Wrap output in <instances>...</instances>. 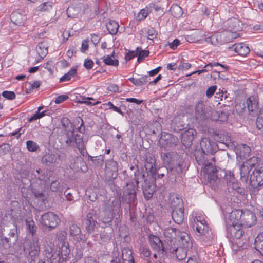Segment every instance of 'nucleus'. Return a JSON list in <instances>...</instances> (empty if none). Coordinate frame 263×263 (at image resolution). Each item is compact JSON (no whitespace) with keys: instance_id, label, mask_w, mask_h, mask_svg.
<instances>
[{"instance_id":"10","label":"nucleus","mask_w":263,"mask_h":263,"mask_svg":"<svg viewBox=\"0 0 263 263\" xmlns=\"http://www.w3.org/2000/svg\"><path fill=\"white\" fill-rule=\"evenodd\" d=\"M200 147L206 155V158L211 157V159H214L212 156L217 149V144L215 142L211 141L208 138H203L200 142Z\"/></svg>"},{"instance_id":"31","label":"nucleus","mask_w":263,"mask_h":263,"mask_svg":"<svg viewBox=\"0 0 263 263\" xmlns=\"http://www.w3.org/2000/svg\"><path fill=\"white\" fill-rule=\"evenodd\" d=\"M180 239L179 242L181 246L180 247L189 248L190 245L191 243L190 238L189 234L185 232H181L179 235Z\"/></svg>"},{"instance_id":"44","label":"nucleus","mask_w":263,"mask_h":263,"mask_svg":"<svg viewBox=\"0 0 263 263\" xmlns=\"http://www.w3.org/2000/svg\"><path fill=\"white\" fill-rule=\"evenodd\" d=\"M80 12V8L74 5L70 6L67 9V14L69 17L74 18L78 16Z\"/></svg>"},{"instance_id":"32","label":"nucleus","mask_w":263,"mask_h":263,"mask_svg":"<svg viewBox=\"0 0 263 263\" xmlns=\"http://www.w3.org/2000/svg\"><path fill=\"white\" fill-rule=\"evenodd\" d=\"M54 3L52 1H47L41 3L37 8L38 11L41 12H48L53 9Z\"/></svg>"},{"instance_id":"59","label":"nucleus","mask_w":263,"mask_h":263,"mask_svg":"<svg viewBox=\"0 0 263 263\" xmlns=\"http://www.w3.org/2000/svg\"><path fill=\"white\" fill-rule=\"evenodd\" d=\"M2 95L4 98L10 100H13L16 97L15 93L13 91L7 90L4 91L2 92Z\"/></svg>"},{"instance_id":"36","label":"nucleus","mask_w":263,"mask_h":263,"mask_svg":"<svg viewBox=\"0 0 263 263\" xmlns=\"http://www.w3.org/2000/svg\"><path fill=\"white\" fill-rule=\"evenodd\" d=\"M186 248L178 247L176 249H173V253L175 254L176 258L181 260L184 259L187 255Z\"/></svg>"},{"instance_id":"33","label":"nucleus","mask_w":263,"mask_h":263,"mask_svg":"<svg viewBox=\"0 0 263 263\" xmlns=\"http://www.w3.org/2000/svg\"><path fill=\"white\" fill-rule=\"evenodd\" d=\"M251 168L247 165L245 163L240 166V179L244 182H246L249 177V174Z\"/></svg>"},{"instance_id":"51","label":"nucleus","mask_w":263,"mask_h":263,"mask_svg":"<svg viewBox=\"0 0 263 263\" xmlns=\"http://www.w3.org/2000/svg\"><path fill=\"white\" fill-rule=\"evenodd\" d=\"M151 13L148 7H145L144 9H141L138 13L137 16V20L138 21H142L144 20Z\"/></svg>"},{"instance_id":"24","label":"nucleus","mask_w":263,"mask_h":263,"mask_svg":"<svg viewBox=\"0 0 263 263\" xmlns=\"http://www.w3.org/2000/svg\"><path fill=\"white\" fill-rule=\"evenodd\" d=\"M246 104L250 114L255 116L258 112V103L253 96L248 98L246 101Z\"/></svg>"},{"instance_id":"13","label":"nucleus","mask_w":263,"mask_h":263,"mask_svg":"<svg viewBox=\"0 0 263 263\" xmlns=\"http://www.w3.org/2000/svg\"><path fill=\"white\" fill-rule=\"evenodd\" d=\"M118 172V164L117 161L113 159L108 160L105 163V173L109 177L113 179L117 178Z\"/></svg>"},{"instance_id":"37","label":"nucleus","mask_w":263,"mask_h":263,"mask_svg":"<svg viewBox=\"0 0 263 263\" xmlns=\"http://www.w3.org/2000/svg\"><path fill=\"white\" fill-rule=\"evenodd\" d=\"M62 126L64 128V132H68L69 130L75 131V126L67 117H64L61 120Z\"/></svg>"},{"instance_id":"20","label":"nucleus","mask_w":263,"mask_h":263,"mask_svg":"<svg viewBox=\"0 0 263 263\" xmlns=\"http://www.w3.org/2000/svg\"><path fill=\"white\" fill-rule=\"evenodd\" d=\"M10 19L14 24L21 25L24 24L27 18L24 11L17 9L11 14Z\"/></svg>"},{"instance_id":"42","label":"nucleus","mask_w":263,"mask_h":263,"mask_svg":"<svg viewBox=\"0 0 263 263\" xmlns=\"http://www.w3.org/2000/svg\"><path fill=\"white\" fill-rule=\"evenodd\" d=\"M136 194L123 191L122 200L127 204L131 205L132 203H134L136 200Z\"/></svg>"},{"instance_id":"17","label":"nucleus","mask_w":263,"mask_h":263,"mask_svg":"<svg viewBox=\"0 0 263 263\" xmlns=\"http://www.w3.org/2000/svg\"><path fill=\"white\" fill-rule=\"evenodd\" d=\"M69 234L77 242H85L87 240L85 236L82 234L80 227L76 224H72L70 226Z\"/></svg>"},{"instance_id":"55","label":"nucleus","mask_w":263,"mask_h":263,"mask_svg":"<svg viewBox=\"0 0 263 263\" xmlns=\"http://www.w3.org/2000/svg\"><path fill=\"white\" fill-rule=\"evenodd\" d=\"M176 231L175 228L169 227L164 230V235L165 237L171 238L176 236Z\"/></svg>"},{"instance_id":"57","label":"nucleus","mask_w":263,"mask_h":263,"mask_svg":"<svg viewBox=\"0 0 263 263\" xmlns=\"http://www.w3.org/2000/svg\"><path fill=\"white\" fill-rule=\"evenodd\" d=\"M243 163H245L251 169L253 167L255 166V165L258 163V158L253 156L251 158L247 160Z\"/></svg>"},{"instance_id":"52","label":"nucleus","mask_w":263,"mask_h":263,"mask_svg":"<svg viewBox=\"0 0 263 263\" xmlns=\"http://www.w3.org/2000/svg\"><path fill=\"white\" fill-rule=\"evenodd\" d=\"M140 251L141 257L146 260L148 263H149V260L151 259V254L150 250L147 248L142 247L141 248Z\"/></svg>"},{"instance_id":"26","label":"nucleus","mask_w":263,"mask_h":263,"mask_svg":"<svg viewBox=\"0 0 263 263\" xmlns=\"http://www.w3.org/2000/svg\"><path fill=\"white\" fill-rule=\"evenodd\" d=\"M122 258L123 263H135L133 252L128 248L122 249Z\"/></svg>"},{"instance_id":"50","label":"nucleus","mask_w":263,"mask_h":263,"mask_svg":"<svg viewBox=\"0 0 263 263\" xmlns=\"http://www.w3.org/2000/svg\"><path fill=\"white\" fill-rule=\"evenodd\" d=\"M138 187V186L136 185L134 182H129L126 183V185L124 189V191L137 194Z\"/></svg>"},{"instance_id":"56","label":"nucleus","mask_w":263,"mask_h":263,"mask_svg":"<svg viewBox=\"0 0 263 263\" xmlns=\"http://www.w3.org/2000/svg\"><path fill=\"white\" fill-rule=\"evenodd\" d=\"M27 148L30 152H35L38 148L39 146L34 141L31 140H28L26 142Z\"/></svg>"},{"instance_id":"16","label":"nucleus","mask_w":263,"mask_h":263,"mask_svg":"<svg viewBox=\"0 0 263 263\" xmlns=\"http://www.w3.org/2000/svg\"><path fill=\"white\" fill-rule=\"evenodd\" d=\"M196 135V131L193 128H189L185 130L181 136V142L185 147H189L191 146L194 139L195 136Z\"/></svg>"},{"instance_id":"48","label":"nucleus","mask_w":263,"mask_h":263,"mask_svg":"<svg viewBox=\"0 0 263 263\" xmlns=\"http://www.w3.org/2000/svg\"><path fill=\"white\" fill-rule=\"evenodd\" d=\"M47 257L50 260V263H59L61 258L60 256V249L53 252L50 255H47Z\"/></svg>"},{"instance_id":"49","label":"nucleus","mask_w":263,"mask_h":263,"mask_svg":"<svg viewBox=\"0 0 263 263\" xmlns=\"http://www.w3.org/2000/svg\"><path fill=\"white\" fill-rule=\"evenodd\" d=\"M115 52L113 51L111 55L104 56L103 58V62L107 65H111L116 66L119 65V61L118 60H113L111 57H114Z\"/></svg>"},{"instance_id":"62","label":"nucleus","mask_w":263,"mask_h":263,"mask_svg":"<svg viewBox=\"0 0 263 263\" xmlns=\"http://www.w3.org/2000/svg\"><path fill=\"white\" fill-rule=\"evenodd\" d=\"M219 112L215 110H212L209 112V117L211 120L217 121L219 120Z\"/></svg>"},{"instance_id":"6","label":"nucleus","mask_w":263,"mask_h":263,"mask_svg":"<svg viewBox=\"0 0 263 263\" xmlns=\"http://www.w3.org/2000/svg\"><path fill=\"white\" fill-rule=\"evenodd\" d=\"M179 143L177 137L168 133H163L159 140V143L164 150H172L177 146Z\"/></svg>"},{"instance_id":"11","label":"nucleus","mask_w":263,"mask_h":263,"mask_svg":"<svg viewBox=\"0 0 263 263\" xmlns=\"http://www.w3.org/2000/svg\"><path fill=\"white\" fill-rule=\"evenodd\" d=\"M256 217L255 214L248 210H242L240 224L243 227L249 228L256 223Z\"/></svg>"},{"instance_id":"58","label":"nucleus","mask_w":263,"mask_h":263,"mask_svg":"<svg viewBox=\"0 0 263 263\" xmlns=\"http://www.w3.org/2000/svg\"><path fill=\"white\" fill-rule=\"evenodd\" d=\"M177 122H180V118L178 117L175 118L173 121L172 123V126L174 127V130L175 131L181 130L184 128V125L182 124H180L179 125H177L176 127V124H177Z\"/></svg>"},{"instance_id":"53","label":"nucleus","mask_w":263,"mask_h":263,"mask_svg":"<svg viewBox=\"0 0 263 263\" xmlns=\"http://www.w3.org/2000/svg\"><path fill=\"white\" fill-rule=\"evenodd\" d=\"M256 126L258 129L263 131V108L260 109L256 119Z\"/></svg>"},{"instance_id":"54","label":"nucleus","mask_w":263,"mask_h":263,"mask_svg":"<svg viewBox=\"0 0 263 263\" xmlns=\"http://www.w3.org/2000/svg\"><path fill=\"white\" fill-rule=\"evenodd\" d=\"M162 157L163 159L164 163L167 165L173 164V154L170 152H167L164 153L163 155H162Z\"/></svg>"},{"instance_id":"63","label":"nucleus","mask_w":263,"mask_h":263,"mask_svg":"<svg viewBox=\"0 0 263 263\" xmlns=\"http://www.w3.org/2000/svg\"><path fill=\"white\" fill-rule=\"evenodd\" d=\"M135 57H137V54L136 50L135 51H130L128 50V52L126 53L125 55V60L126 61H129L134 58Z\"/></svg>"},{"instance_id":"9","label":"nucleus","mask_w":263,"mask_h":263,"mask_svg":"<svg viewBox=\"0 0 263 263\" xmlns=\"http://www.w3.org/2000/svg\"><path fill=\"white\" fill-rule=\"evenodd\" d=\"M156 159L153 156L146 157L145 161L144 167L147 171V175L151 176L155 180L158 178H162L164 176L163 173L157 174L156 167Z\"/></svg>"},{"instance_id":"7","label":"nucleus","mask_w":263,"mask_h":263,"mask_svg":"<svg viewBox=\"0 0 263 263\" xmlns=\"http://www.w3.org/2000/svg\"><path fill=\"white\" fill-rule=\"evenodd\" d=\"M250 184L254 190H259L263 185V165L258 166L250 177Z\"/></svg>"},{"instance_id":"64","label":"nucleus","mask_w":263,"mask_h":263,"mask_svg":"<svg viewBox=\"0 0 263 263\" xmlns=\"http://www.w3.org/2000/svg\"><path fill=\"white\" fill-rule=\"evenodd\" d=\"M229 116V113L223 110L219 113V120L220 122H225L228 120Z\"/></svg>"},{"instance_id":"40","label":"nucleus","mask_w":263,"mask_h":263,"mask_svg":"<svg viewBox=\"0 0 263 263\" xmlns=\"http://www.w3.org/2000/svg\"><path fill=\"white\" fill-rule=\"evenodd\" d=\"M106 29L108 33H118L119 29V25L115 21L110 20L106 24Z\"/></svg>"},{"instance_id":"2","label":"nucleus","mask_w":263,"mask_h":263,"mask_svg":"<svg viewBox=\"0 0 263 263\" xmlns=\"http://www.w3.org/2000/svg\"><path fill=\"white\" fill-rule=\"evenodd\" d=\"M74 132L69 130L68 132H64L61 138L62 143L66 148L76 146L80 154L84 157L87 154V152L83 139L81 135L75 134Z\"/></svg>"},{"instance_id":"19","label":"nucleus","mask_w":263,"mask_h":263,"mask_svg":"<svg viewBox=\"0 0 263 263\" xmlns=\"http://www.w3.org/2000/svg\"><path fill=\"white\" fill-rule=\"evenodd\" d=\"M241 224L227 226V232L232 238L240 239L243 235L244 232L242 229Z\"/></svg>"},{"instance_id":"34","label":"nucleus","mask_w":263,"mask_h":263,"mask_svg":"<svg viewBox=\"0 0 263 263\" xmlns=\"http://www.w3.org/2000/svg\"><path fill=\"white\" fill-rule=\"evenodd\" d=\"M134 183L136 185L138 186L140 182H146V176L145 173L142 171H140L138 168L134 172Z\"/></svg>"},{"instance_id":"38","label":"nucleus","mask_w":263,"mask_h":263,"mask_svg":"<svg viewBox=\"0 0 263 263\" xmlns=\"http://www.w3.org/2000/svg\"><path fill=\"white\" fill-rule=\"evenodd\" d=\"M255 248L263 255V232L259 234L255 239Z\"/></svg>"},{"instance_id":"35","label":"nucleus","mask_w":263,"mask_h":263,"mask_svg":"<svg viewBox=\"0 0 263 263\" xmlns=\"http://www.w3.org/2000/svg\"><path fill=\"white\" fill-rule=\"evenodd\" d=\"M170 12L174 17L179 18L183 14V10L178 4H174L170 9Z\"/></svg>"},{"instance_id":"3","label":"nucleus","mask_w":263,"mask_h":263,"mask_svg":"<svg viewBox=\"0 0 263 263\" xmlns=\"http://www.w3.org/2000/svg\"><path fill=\"white\" fill-rule=\"evenodd\" d=\"M193 228L196 229V234L199 239L205 242L211 241L214 239V235L206 224L205 220L201 217H196L194 219Z\"/></svg>"},{"instance_id":"28","label":"nucleus","mask_w":263,"mask_h":263,"mask_svg":"<svg viewBox=\"0 0 263 263\" xmlns=\"http://www.w3.org/2000/svg\"><path fill=\"white\" fill-rule=\"evenodd\" d=\"M235 46V52L239 55L246 56L250 51L249 47L244 43H239Z\"/></svg>"},{"instance_id":"29","label":"nucleus","mask_w":263,"mask_h":263,"mask_svg":"<svg viewBox=\"0 0 263 263\" xmlns=\"http://www.w3.org/2000/svg\"><path fill=\"white\" fill-rule=\"evenodd\" d=\"M184 39L191 43H202L204 40V35H201L199 34H189L185 35Z\"/></svg>"},{"instance_id":"25","label":"nucleus","mask_w":263,"mask_h":263,"mask_svg":"<svg viewBox=\"0 0 263 263\" xmlns=\"http://www.w3.org/2000/svg\"><path fill=\"white\" fill-rule=\"evenodd\" d=\"M251 152V149L249 146L245 144H240L238 145L236 149V154L239 156L241 159H246L249 156Z\"/></svg>"},{"instance_id":"5","label":"nucleus","mask_w":263,"mask_h":263,"mask_svg":"<svg viewBox=\"0 0 263 263\" xmlns=\"http://www.w3.org/2000/svg\"><path fill=\"white\" fill-rule=\"evenodd\" d=\"M171 204L173 208L172 218L175 223L180 224L184 219V209L183 200L178 195L172 196L171 198Z\"/></svg>"},{"instance_id":"61","label":"nucleus","mask_w":263,"mask_h":263,"mask_svg":"<svg viewBox=\"0 0 263 263\" xmlns=\"http://www.w3.org/2000/svg\"><path fill=\"white\" fill-rule=\"evenodd\" d=\"M239 34H228V35H223V40H226V43H228L233 41L234 39L239 37Z\"/></svg>"},{"instance_id":"60","label":"nucleus","mask_w":263,"mask_h":263,"mask_svg":"<svg viewBox=\"0 0 263 263\" xmlns=\"http://www.w3.org/2000/svg\"><path fill=\"white\" fill-rule=\"evenodd\" d=\"M70 252L69 249L65 246H62L61 251H60V256L61 258L64 260L66 259L67 256Z\"/></svg>"},{"instance_id":"23","label":"nucleus","mask_w":263,"mask_h":263,"mask_svg":"<svg viewBox=\"0 0 263 263\" xmlns=\"http://www.w3.org/2000/svg\"><path fill=\"white\" fill-rule=\"evenodd\" d=\"M223 35H228V34H213L209 37L205 36L204 41L215 45L224 44L227 41L222 39Z\"/></svg>"},{"instance_id":"14","label":"nucleus","mask_w":263,"mask_h":263,"mask_svg":"<svg viewBox=\"0 0 263 263\" xmlns=\"http://www.w3.org/2000/svg\"><path fill=\"white\" fill-rule=\"evenodd\" d=\"M195 116L196 119L199 121L209 118V111L205 109L203 101H200L196 104Z\"/></svg>"},{"instance_id":"43","label":"nucleus","mask_w":263,"mask_h":263,"mask_svg":"<svg viewBox=\"0 0 263 263\" xmlns=\"http://www.w3.org/2000/svg\"><path fill=\"white\" fill-rule=\"evenodd\" d=\"M77 73V67H72L70 70L60 79V82H65L69 81L72 78L74 77Z\"/></svg>"},{"instance_id":"1","label":"nucleus","mask_w":263,"mask_h":263,"mask_svg":"<svg viewBox=\"0 0 263 263\" xmlns=\"http://www.w3.org/2000/svg\"><path fill=\"white\" fill-rule=\"evenodd\" d=\"M194 156L198 164L199 165L204 166L202 168L203 175L210 182H214L219 178L225 177L229 192H232L233 191L238 192L240 186L233 174L227 175L224 171L220 168L217 169L213 163L209 162V160H212L211 158H206V155L200 149H195L194 152Z\"/></svg>"},{"instance_id":"46","label":"nucleus","mask_w":263,"mask_h":263,"mask_svg":"<svg viewBox=\"0 0 263 263\" xmlns=\"http://www.w3.org/2000/svg\"><path fill=\"white\" fill-rule=\"evenodd\" d=\"M37 52L39 55L42 57H45L48 53V47L45 43H39L37 47Z\"/></svg>"},{"instance_id":"30","label":"nucleus","mask_w":263,"mask_h":263,"mask_svg":"<svg viewBox=\"0 0 263 263\" xmlns=\"http://www.w3.org/2000/svg\"><path fill=\"white\" fill-rule=\"evenodd\" d=\"M58 158L60 159V155L58 154L47 153L43 157L42 160L47 164H50L56 163Z\"/></svg>"},{"instance_id":"21","label":"nucleus","mask_w":263,"mask_h":263,"mask_svg":"<svg viewBox=\"0 0 263 263\" xmlns=\"http://www.w3.org/2000/svg\"><path fill=\"white\" fill-rule=\"evenodd\" d=\"M149 242L151 248L158 253H163L164 248L160 238L155 235H150L149 236Z\"/></svg>"},{"instance_id":"39","label":"nucleus","mask_w":263,"mask_h":263,"mask_svg":"<svg viewBox=\"0 0 263 263\" xmlns=\"http://www.w3.org/2000/svg\"><path fill=\"white\" fill-rule=\"evenodd\" d=\"M136 52L137 57V62L139 63L142 62L149 54L148 50H143L141 47H137Z\"/></svg>"},{"instance_id":"8","label":"nucleus","mask_w":263,"mask_h":263,"mask_svg":"<svg viewBox=\"0 0 263 263\" xmlns=\"http://www.w3.org/2000/svg\"><path fill=\"white\" fill-rule=\"evenodd\" d=\"M60 222L58 216L52 212H47L41 217V223L49 228V230L54 229Z\"/></svg>"},{"instance_id":"12","label":"nucleus","mask_w":263,"mask_h":263,"mask_svg":"<svg viewBox=\"0 0 263 263\" xmlns=\"http://www.w3.org/2000/svg\"><path fill=\"white\" fill-rule=\"evenodd\" d=\"M83 223L87 233L91 234L93 232L98 225L96 214L91 212L88 213L84 220Z\"/></svg>"},{"instance_id":"22","label":"nucleus","mask_w":263,"mask_h":263,"mask_svg":"<svg viewBox=\"0 0 263 263\" xmlns=\"http://www.w3.org/2000/svg\"><path fill=\"white\" fill-rule=\"evenodd\" d=\"M215 138L221 143H223L228 146L232 143V138L230 134L225 131H220L215 133Z\"/></svg>"},{"instance_id":"27","label":"nucleus","mask_w":263,"mask_h":263,"mask_svg":"<svg viewBox=\"0 0 263 263\" xmlns=\"http://www.w3.org/2000/svg\"><path fill=\"white\" fill-rule=\"evenodd\" d=\"M239 22L238 20L235 18H231L228 20L226 23L228 31H229L230 33H237L238 31H239Z\"/></svg>"},{"instance_id":"15","label":"nucleus","mask_w":263,"mask_h":263,"mask_svg":"<svg viewBox=\"0 0 263 263\" xmlns=\"http://www.w3.org/2000/svg\"><path fill=\"white\" fill-rule=\"evenodd\" d=\"M8 237H5L2 239V242L4 245H6L9 248L11 246L12 243H16L18 240L17 228L16 226H14L13 228L10 230L8 235Z\"/></svg>"},{"instance_id":"18","label":"nucleus","mask_w":263,"mask_h":263,"mask_svg":"<svg viewBox=\"0 0 263 263\" xmlns=\"http://www.w3.org/2000/svg\"><path fill=\"white\" fill-rule=\"evenodd\" d=\"M242 210H235L229 214L226 220L227 226L240 224Z\"/></svg>"},{"instance_id":"4","label":"nucleus","mask_w":263,"mask_h":263,"mask_svg":"<svg viewBox=\"0 0 263 263\" xmlns=\"http://www.w3.org/2000/svg\"><path fill=\"white\" fill-rule=\"evenodd\" d=\"M23 250L30 261L35 263L40 253L39 240L35 237L31 240H26L23 245Z\"/></svg>"},{"instance_id":"47","label":"nucleus","mask_w":263,"mask_h":263,"mask_svg":"<svg viewBox=\"0 0 263 263\" xmlns=\"http://www.w3.org/2000/svg\"><path fill=\"white\" fill-rule=\"evenodd\" d=\"M26 226L28 231L31 233L32 236L36 233L37 228L33 220L30 219H26Z\"/></svg>"},{"instance_id":"45","label":"nucleus","mask_w":263,"mask_h":263,"mask_svg":"<svg viewBox=\"0 0 263 263\" xmlns=\"http://www.w3.org/2000/svg\"><path fill=\"white\" fill-rule=\"evenodd\" d=\"M135 86H142L145 84L148 81V76H144L139 79H135L134 78H130L128 79Z\"/></svg>"},{"instance_id":"41","label":"nucleus","mask_w":263,"mask_h":263,"mask_svg":"<svg viewBox=\"0 0 263 263\" xmlns=\"http://www.w3.org/2000/svg\"><path fill=\"white\" fill-rule=\"evenodd\" d=\"M144 198L146 200L151 199L155 192L154 187L151 185L146 184L145 186L142 185Z\"/></svg>"}]
</instances>
